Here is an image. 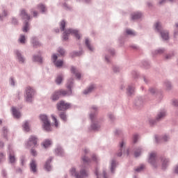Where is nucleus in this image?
<instances>
[{"label":"nucleus","mask_w":178,"mask_h":178,"mask_svg":"<svg viewBox=\"0 0 178 178\" xmlns=\"http://www.w3.org/2000/svg\"><path fill=\"white\" fill-rule=\"evenodd\" d=\"M81 159L83 165L79 173L76 171L75 168H72L70 170V175L76 178H86L90 176V172H88V170H87V166H89V165L91 163V159H88V157L86 156H82Z\"/></svg>","instance_id":"obj_1"},{"label":"nucleus","mask_w":178,"mask_h":178,"mask_svg":"<svg viewBox=\"0 0 178 178\" xmlns=\"http://www.w3.org/2000/svg\"><path fill=\"white\" fill-rule=\"evenodd\" d=\"M73 87V79H70L67 83V88L68 90H65L63 89H60L59 90L56 91L51 95L52 101H58L60 97H70V95H73V91L72 88Z\"/></svg>","instance_id":"obj_2"},{"label":"nucleus","mask_w":178,"mask_h":178,"mask_svg":"<svg viewBox=\"0 0 178 178\" xmlns=\"http://www.w3.org/2000/svg\"><path fill=\"white\" fill-rule=\"evenodd\" d=\"M97 115H98V107L92 106L90 108V119L92 122L90 130L93 131H98L101 129V122L97 118Z\"/></svg>","instance_id":"obj_3"},{"label":"nucleus","mask_w":178,"mask_h":178,"mask_svg":"<svg viewBox=\"0 0 178 178\" xmlns=\"http://www.w3.org/2000/svg\"><path fill=\"white\" fill-rule=\"evenodd\" d=\"M35 95V90L34 89V88L31 86H27L25 88V92H24L25 102H27L28 104L33 103V101H34Z\"/></svg>","instance_id":"obj_4"},{"label":"nucleus","mask_w":178,"mask_h":178,"mask_svg":"<svg viewBox=\"0 0 178 178\" xmlns=\"http://www.w3.org/2000/svg\"><path fill=\"white\" fill-rule=\"evenodd\" d=\"M19 16L22 17V19H23V20H25L22 31L24 33H27V31L30 30V24H29V22H27V20H30L31 19L30 15L27 14L26 10H21Z\"/></svg>","instance_id":"obj_5"},{"label":"nucleus","mask_w":178,"mask_h":178,"mask_svg":"<svg viewBox=\"0 0 178 178\" xmlns=\"http://www.w3.org/2000/svg\"><path fill=\"white\" fill-rule=\"evenodd\" d=\"M40 119L42 122V129L44 131H52V127H51V122L48 119V116L45 114H42L40 115Z\"/></svg>","instance_id":"obj_6"},{"label":"nucleus","mask_w":178,"mask_h":178,"mask_svg":"<svg viewBox=\"0 0 178 178\" xmlns=\"http://www.w3.org/2000/svg\"><path fill=\"white\" fill-rule=\"evenodd\" d=\"M74 35L77 40H80V34L79 33V31L76 29H67L63 33V40L64 41H67L69 40V35Z\"/></svg>","instance_id":"obj_7"},{"label":"nucleus","mask_w":178,"mask_h":178,"mask_svg":"<svg viewBox=\"0 0 178 178\" xmlns=\"http://www.w3.org/2000/svg\"><path fill=\"white\" fill-rule=\"evenodd\" d=\"M155 29L158 33H160L161 36L163 40L165 41H168L169 40V32L168 31H163L162 29V24L161 22H156L154 24Z\"/></svg>","instance_id":"obj_8"},{"label":"nucleus","mask_w":178,"mask_h":178,"mask_svg":"<svg viewBox=\"0 0 178 178\" xmlns=\"http://www.w3.org/2000/svg\"><path fill=\"white\" fill-rule=\"evenodd\" d=\"M166 116V111L162 110L158 113L156 119H150L149 120V123L151 126H154V124H156V122H159L162 120Z\"/></svg>","instance_id":"obj_9"},{"label":"nucleus","mask_w":178,"mask_h":178,"mask_svg":"<svg viewBox=\"0 0 178 178\" xmlns=\"http://www.w3.org/2000/svg\"><path fill=\"white\" fill-rule=\"evenodd\" d=\"M148 162L153 166V168H158V159L156 158V152H152L149 154Z\"/></svg>","instance_id":"obj_10"},{"label":"nucleus","mask_w":178,"mask_h":178,"mask_svg":"<svg viewBox=\"0 0 178 178\" xmlns=\"http://www.w3.org/2000/svg\"><path fill=\"white\" fill-rule=\"evenodd\" d=\"M8 163H10L11 165H15L16 162H17V159L15 155V152H13V149H12V146L10 145H8Z\"/></svg>","instance_id":"obj_11"},{"label":"nucleus","mask_w":178,"mask_h":178,"mask_svg":"<svg viewBox=\"0 0 178 178\" xmlns=\"http://www.w3.org/2000/svg\"><path fill=\"white\" fill-rule=\"evenodd\" d=\"M123 154H125L126 155H129V149L126 150V142L124 140H122L120 143L119 146V151L117 152V156H122Z\"/></svg>","instance_id":"obj_12"},{"label":"nucleus","mask_w":178,"mask_h":178,"mask_svg":"<svg viewBox=\"0 0 178 178\" xmlns=\"http://www.w3.org/2000/svg\"><path fill=\"white\" fill-rule=\"evenodd\" d=\"M38 139L36 136H31L28 141L25 143L26 148H34V147H37V143Z\"/></svg>","instance_id":"obj_13"},{"label":"nucleus","mask_w":178,"mask_h":178,"mask_svg":"<svg viewBox=\"0 0 178 178\" xmlns=\"http://www.w3.org/2000/svg\"><path fill=\"white\" fill-rule=\"evenodd\" d=\"M14 53L19 63H21L22 65H23V63H26V58H24V56L22 54L20 51L15 50Z\"/></svg>","instance_id":"obj_14"},{"label":"nucleus","mask_w":178,"mask_h":178,"mask_svg":"<svg viewBox=\"0 0 178 178\" xmlns=\"http://www.w3.org/2000/svg\"><path fill=\"white\" fill-rule=\"evenodd\" d=\"M69 108H70V104L65 103V101H60L57 104L58 111H66V109H69Z\"/></svg>","instance_id":"obj_15"},{"label":"nucleus","mask_w":178,"mask_h":178,"mask_svg":"<svg viewBox=\"0 0 178 178\" xmlns=\"http://www.w3.org/2000/svg\"><path fill=\"white\" fill-rule=\"evenodd\" d=\"M51 60L56 67H62L63 66V60H58V56L56 54L52 55Z\"/></svg>","instance_id":"obj_16"},{"label":"nucleus","mask_w":178,"mask_h":178,"mask_svg":"<svg viewBox=\"0 0 178 178\" xmlns=\"http://www.w3.org/2000/svg\"><path fill=\"white\" fill-rule=\"evenodd\" d=\"M170 139V137L169 136V135H164L163 136H159L158 135L155 136V141L157 144H159V143H162V141H169Z\"/></svg>","instance_id":"obj_17"},{"label":"nucleus","mask_w":178,"mask_h":178,"mask_svg":"<svg viewBox=\"0 0 178 178\" xmlns=\"http://www.w3.org/2000/svg\"><path fill=\"white\" fill-rule=\"evenodd\" d=\"M106 54H110L111 56H108ZM115 55V49H109L106 51V54H105V61L107 63H111V56H113Z\"/></svg>","instance_id":"obj_18"},{"label":"nucleus","mask_w":178,"mask_h":178,"mask_svg":"<svg viewBox=\"0 0 178 178\" xmlns=\"http://www.w3.org/2000/svg\"><path fill=\"white\" fill-rule=\"evenodd\" d=\"M145 102V99L143 97H138L136 98L134 101V105L137 108H140V106H143L144 105V103Z\"/></svg>","instance_id":"obj_19"},{"label":"nucleus","mask_w":178,"mask_h":178,"mask_svg":"<svg viewBox=\"0 0 178 178\" xmlns=\"http://www.w3.org/2000/svg\"><path fill=\"white\" fill-rule=\"evenodd\" d=\"M54 152L58 156H65V150L59 145L56 146Z\"/></svg>","instance_id":"obj_20"},{"label":"nucleus","mask_w":178,"mask_h":178,"mask_svg":"<svg viewBox=\"0 0 178 178\" xmlns=\"http://www.w3.org/2000/svg\"><path fill=\"white\" fill-rule=\"evenodd\" d=\"M161 168L163 169V170H165V169H166V168H168V166H169V159L163 156L161 157Z\"/></svg>","instance_id":"obj_21"},{"label":"nucleus","mask_w":178,"mask_h":178,"mask_svg":"<svg viewBox=\"0 0 178 178\" xmlns=\"http://www.w3.org/2000/svg\"><path fill=\"white\" fill-rule=\"evenodd\" d=\"M31 42L34 48H38V47H41V44L36 37H32L31 39Z\"/></svg>","instance_id":"obj_22"},{"label":"nucleus","mask_w":178,"mask_h":178,"mask_svg":"<svg viewBox=\"0 0 178 178\" xmlns=\"http://www.w3.org/2000/svg\"><path fill=\"white\" fill-rule=\"evenodd\" d=\"M85 45L88 48V49L90 51V52H93L94 47L92 46V44H91V40H90V39L88 38H86L85 40Z\"/></svg>","instance_id":"obj_23"},{"label":"nucleus","mask_w":178,"mask_h":178,"mask_svg":"<svg viewBox=\"0 0 178 178\" xmlns=\"http://www.w3.org/2000/svg\"><path fill=\"white\" fill-rule=\"evenodd\" d=\"M11 111H12L13 115L15 119L20 118V116H22V114L20 113V111L19 110H17L15 107H12Z\"/></svg>","instance_id":"obj_24"},{"label":"nucleus","mask_w":178,"mask_h":178,"mask_svg":"<svg viewBox=\"0 0 178 178\" xmlns=\"http://www.w3.org/2000/svg\"><path fill=\"white\" fill-rule=\"evenodd\" d=\"M134 84L131 83L128 86L127 88V95H133L134 94V90H135Z\"/></svg>","instance_id":"obj_25"},{"label":"nucleus","mask_w":178,"mask_h":178,"mask_svg":"<svg viewBox=\"0 0 178 178\" xmlns=\"http://www.w3.org/2000/svg\"><path fill=\"white\" fill-rule=\"evenodd\" d=\"M8 15V11L6 8H3L1 10V13H0V22H3V19Z\"/></svg>","instance_id":"obj_26"},{"label":"nucleus","mask_w":178,"mask_h":178,"mask_svg":"<svg viewBox=\"0 0 178 178\" xmlns=\"http://www.w3.org/2000/svg\"><path fill=\"white\" fill-rule=\"evenodd\" d=\"M52 161V157H50L44 164V169L47 172H51L52 170V167L51 166V162Z\"/></svg>","instance_id":"obj_27"},{"label":"nucleus","mask_w":178,"mask_h":178,"mask_svg":"<svg viewBox=\"0 0 178 178\" xmlns=\"http://www.w3.org/2000/svg\"><path fill=\"white\" fill-rule=\"evenodd\" d=\"M71 72L76 76L78 80H80V79H81V74H80V72H79V70H77L75 67H71Z\"/></svg>","instance_id":"obj_28"},{"label":"nucleus","mask_w":178,"mask_h":178,"mask_svg":"<svg viewBox=\"0 0 178 178\" xmlns=\"http://www.w3.org/2000/svg\"><path fill=\"white\" fill-rule=\"evenodd\" d=\"M141 17H143V14L140 12L133 13L131 14L132 20H138V19H141Z\"/></svg>","instance_id":"obj_29"},{"label":"nucleus","mask_w":178,"mask_h":178,"mask_svg":"<svg viewBox=\"0 0 178 178\" xmlns=\"http://www.w3.org/2000/svg\"><path fill=\"white\" fill-rule=\"evenodd\" d=\"M30 169L31 172L35 173L37 172V162L35 160L33 159L30 163Z\"/></svg>","instance_id":"obj_30"},{"label":"nucleus","mask_w":178,"mask_h":178,"mask_svg":"<svg viewBox=\"0 0 178 178\" xmlns=\"http://www.w3.org/2000/svg\"><path fill=\"white\" fill-rule=\"evenodd\" d=\"M117 166H118V162H116V160L115 159H112L111 161V173H115V170L116 169Z\"/></svg>","instance_id":"obj_31"},{"label":"nucleus","mask_w":178,"mask_h":178,"mask_svg":"<svg viewBox=\"0 0 178 178\" xmlns=\"http://www.w3.org/2000/svg\"><path fill=\"white\" fill-rule=\"evenodd\" d=\"M52 145V140L49 139H47L42 143V145L44 147V148H49L51 145Z\"/></svg>","instance_id":"obj_32"},{"label":"nucleus","mask_w":178,"mask_h":178,"mask_svg":"<svg viewBox=\"0 0 178 178\" xmlns=\"http://www.w3.org/2000/svg\"><path fill=\"white\" fill-rule=\"evenodd\" d=\"M95 88V86L94 85H90L86 90L83 91V94L85 95H87L90 94V92H92L94 91V89Z\"/></svg>","instance_id":"obj_33"},{"label":"nucleus","mask_w":178,"mask_h":178,"mask_svg":"<svg viewBox=\"0 0 178 178\" xmlns=\"http://www.w3.org/2000/svg\"><path fill=\"white\" fill-rule=\"evenodd\" d=\"M63 77L64 76L63 75V74H59L56 79V84H58V86L60 85L62 83V81H63Z\"/></svg>","instance_id":"obj_34"},{"label":"nucleus","mask_w":178,"mask_h":178,"mask_svg":"<svg viewBox=\"0 0 178 178\" xmlns=\"http://www.w3.org/2000/svg\"><path fill=\"white\" fill-rule=\"evenodd\" d=\"M166 49L165 48L159 49L152 52L153 55H161V54H165Z\"/></svg>","instance_id":"obj_35"},{"label":"nucleus","mask_w":178,"mask_h":178,"mask_svg":"<svg viewBox=\"0 0 178 178\" xmlns=\"http://www.w3.org/2000/svg\"><path fill=\"white\" fill-rule=\"evenodd\" d=\"M163 87L165 88V90L169 91L170 90H172V83L169 81H165L163 83Z\"/></svg>","instance_id":"obj_36"},{"label":"nucleus","mask_w":178,"mask_h":178,"mask_svg":"<svg viewBox=\"0 0 178 178\" xmlns=\"http://www.w3.org/2000/svg\"><path fill=\"white\" fill-rule=\"evenodd\" d=\"M1 133L4 140H8V127H3Z\"/></svg>","instance_id":"obj_37"},{"label":"nucleus","mask_w":178,"mask_h":178,"mask_svg":"<svg viewBox=\"0 0 178 178\" xmlns=\"http://www.w3.org/2000/svg\"><path fill=\"white\" fill-rule=\"evenodd\" d=\"M33 61L38 62L39 63H42V58L40 56V55H33Z\"/></svg>","instance_id":"obj_38"},{"label":"nucleus","mask_w":178,"mask_h":178,"mask_svg":"<svg viewBox=\"0 0 178 178\" xmlns=\"http://www.w3.org/2000/svg\"><path fill=\"white\" fill-rule=\"evenodd\" d=\"M173 56H175V53L173 51L168 53V54H165L164 55V59L165 60H169L170 59H172V58H173Z\"/></svg>","instance_id":"obj_39"},{"label":"nucleus","mask_w":178,"mask_h":178,"mask_svg":"<svg viewBox=\"0 0 178 178\" xmlns=\"http://www.w3.org/2000/svg\"><path fill=\"white\" fill-rule=\"evenodd\" d=\"M149 94H151V95H158V90H156V88H155V87L149 88Z\"/></svg>","instance_id":"obj_40"},{"label":"nucleus","mask_w":178,"mask_h":178,"mask_svg":"<svg viewBox=\"0 0 178 178\" xmlns=\"http://www.w3.org/2000/svg\"><path fill=\"white\" fill-rule=\"evenodd\" d=\"M143 152V149L141 147H138L134 152V156L136 158H138L141 153Z\"/></svg>","instance_id":"obj_41"},{"label":"nucleus","mask_w":178,"mask_h":178,"mask_svg":"<svg viewBox=\"0 0 178 178\" xmlns=\"http://www.w3.org/2000/svg\"><path fill=\"white\" fill-rule=\"evenodd\" d=\"M24 131H30V125L29 124V122L26 121L22 125Z\"/></svg>","instance_id":"obj_42"},{"label":"nucleus","mask_w":178,"mask_h":178,"mask_svg":"<svg viewBox=\"0 0 178 178\" xmlns=\"http://www.w3.org/2000/svg\"><path fill=\"white\" fill-rule=\"evenodd\" d=\"M8 83L10 86H11V87H15V86H16V79H15V77L11 76L9 79Z\"/></svg>","instance_id":"obj_43"},{"label":"nucleus","mask_w":178,"mask_h":178,"mask_svg":"<svg viewBox=\"0 0 178 178\" xmlns=\"http://www.w3.org/2000/svg\"><path fill=\"white\" fill-rule=\"evenodd\" d=\"M6 161V154L3 152H0V163H3Z\"/></svg>","instance_id":"obj_44"},{"label":"nucleus","mask_w":178,"mask_h":178,"mask_svg":"<svg viewBox=\"0 0 178 178\" xmlns=\"http://www.w3.org/2000/svg\"><path fill=\"white\" fill-rule=\"evenodd\" d=\"M51 118L53 122H54V126L58 129L59 127V122H58V120L56 119V117H55L54 115H51Z\"/></svg>","instance_id":"obj_45"},{"label":"nucleus","mask_w":178,"mask_h":178,"mask_svg":"<svg viewBox=\"0 0 178 178\" xmlns=\"http://www.w3.org/2000/svg\"><path fill=\"white\" fill-rule=\"evenodd\" d=\"M38 8L40 10H41L42 13H44V12L47 10V8L45 7V6L44 4H40L38 6Z\"/></svg>","instance_id":"obj_46"},{"label":"nucleus","mask_w":178,"mask_h":178,"mask_svg":"<svg viewBox=\"0 0 178 178\" xmlns=\"http://www.w3.org/2000/svg\"><path fill=\"white\" fill-rule=\"evenodd\" d=\"M65 27H66V22H65V20H63L60 23V29L61 31H65Z\"/></svg>","instance_id":"obj_47"},{"label":"nucleus","mask_w":178,"mask_h":178,"mask_svg":"<svg viewBox=\"0 0 178 178\" xmlns=\"http://www.w3.org/2000/svg\"><path fill=\"white\" fill-rule=\"evenodd\" d=\"M144 168H145V166L142 164L140 165L139 167H137L135 170L138 172L140 173V172H143L144 170Z\"/></svg>","instance_id":"obj_48"},{"label":"nucleus","mask_w":178,"mask_h":178,"mask_svg":"<svg viewBox=\"0 0 178 178\" xmlns=\"http://www.w3.org/2000/svg\"><path fill=\"white\" fill-rule=\"evenodd\" d=\"M19 41L20 44H26V36H24V35H21L19 38Z\"/></svg>","instance_id":"obj_49"},{"label":"nucleus","mask_w":178,"mask_h":178,"mask_svg":"<svg viewBox=\"0 0 178 178\" xmlns=\"http://www.w3.org/2000/svg\"><path fill=\"white\" fill-rule=\"evenodd\" d=\"M126 33L127 34V35H136V32H134L131 29H127Z\"/></svg>","instance_id":"obj_50"},{"label":"nucleus","mask_w":178,"mask_h":178,"mask_svg":"<svg viewBox=\"0 0 178 178\" xmlns=\"http://www.w3.org/2000/svg\"><path fill=\"white\" fill-rule=\"evenodd\" d=\"M57 51L58 52V54H60V55H61V56H63V55H65V49L62 47H59Z\"/></svg>","instance_id":"obj_51"},{"label":"nucleus","mask_w":178,"mask_h":178,"mask_svg":"<svg viewBox=\"0 0 178 178\" xmlns=\"http://www.w3.org/2000/svg\"><path fill=\"white\" fill-rule=\"evenodd\" d=\"M60 119H62V120H63V122H66L67 118L66 117V113H60Z\"/></svg>","instance_id":"obj_52"},{"label":"nucleus","mask_w":178,"mask_h":178,"mask_svg":"<svg viewBox=\"0 0 178 178\" xmlns=\"http://www.w3.org/2000/svg\"><path fill=\"white\" fill-rule=\"evenodd\" d=\"M138 138H140V136H138V134H136L134 135V137H133L134 144H136V143H137V141H138Z\"/></svg>","instance_id":"obj_53"},{"label":"nucleus","mask_w":178,"mask_h":178,"mask_svg":"<svg viewBox=\"0 0 178 178\" xmlns=\"http://www.w3.org/2000/svg\"><path fill=\"white\" fill-rule=\"evenodd\" d=\"M131 75H132V77H134V79H137V77H138L139 76V74L137 71L134 70L131 72Z\"/></svg>","instance_id":"obj_54"},{"label":"nucleus","mask_w":178,"mask_h":178,"mask_svg":"<svg viewBox=\"0 0 178 178\" xmlns=\"http://www.w3.org/2000/svg\"><path fill=\"white\" fill-rule=\"evenodd\" d=\"M20 161L22 166H24V165L26 164V157L24 156H22L20 158Z\"/></svg>","instance_id":"obj_55"},{"label":"nucleus","mask_w":178,"mask_h":178,"mask_svg":"<svg viewBox=\"0 0 178 178\" xmlns=\"http://www.w3.org/2000/svg\"><path fill=\"white\" fill-rule=\"evenodd\" d=\"M83 54V51H74L72 53V56H80V55H82Z\"/></svg>","instance_id":"obj_56"},{"label":"nucleus","mask_w":178,"mask_h":178,"mask_svg":"<svg viewBox=\"0 0 178 178\" xmlns=\"http://www.w3.org/2000/svg\"><path fill=\"white\" fill-rule=\"evenodd\" d=\"M1 175L3 176V177L4 178H7L8 177V172H6V170L3 169L1 170Z\"/></svg>","instance_id":"obj_57"},{"label":"nucleus","mask_w":178,"mask_h":178,"mask_svg":"<svg viewBox=\"0 0 178 178\" xmlns=\"http://www.w3.org/2000/svg\"><path fill=\"white\" fill-rule=\"evenodd\" d=\"M95 175L97 176V178L101 177V174L99 173V169H98V168H96Z\"/></svg>","instance_id":"obj_58"},{"label":"nucleus","mask_w":178,"mask_h":178,"mask_svg":"<svg viewBox=\"0 0 178 178\" xmlns=\"http://www.w3.org/2000/svg\"><path fill=\"white\" fill-rule=\"evenodd\" d=\"M143 65L145 69H148L149 67V62L148 61H143Z\"/></svg>","instance_id":"obj_59"},{"label":"nucleus","mask_w":178,"mask_h":178,"mask_svg":"<svg viewBox=\"0 0 178 178\" xmlns=\"http://www.w3.org/2000/svg\"><path fill=\"white\" fill-rule=\"evenodd\" d=\"M113 72H115V73H118V72H120V67H119L118 66H114L113 67Z\"/></svg>","instance_id":"obj_60"},{"label":"nucleus","mask_w":178,"mask_h":178,"mask_svg":"<svg viewBox=\"0 0 178 178\" xmlns=\"http://www.w3.org/2000/svg\"><path fill=\"white\" fill-rule=\"evenodd\" d=\"M108 118L110 119V120L113 122V120H115V115H113V114L112 113H110L108 114Z\"/></svg>","instance_id":"obj_61"},{"label":"nucleus","mask_w":178,"mask_h":178,"mask_svg":"<svg viewBox=\"0 0 178 178\" xmlns=\"http://www.w3.org/2000/svg\"><path fill=\"white\" fill-rule=\"evenodd\" d=\"M11 22L13 24H17L18 23L17 19H16V17H13Z\"/></svg>","instance_id":"obj_62"},{"label":"nucleus","mask_w":178,"mask_h":178,"mask_svg":"<svg viewBox=\"0 0 178 178\" xmlns=\"http://www.w3.org/2000/svg\"><path fill=\"white\" fill-rule=\"evenodd\" d=\"M92 161H95V162H98V157L95 154L92 155Z\"/></svg>","instance_id":"obj_63"},{"label":"nucleus","mask_w":178,"mask_h":178,"mask_svg":"<svg viewBox=\"0 0 178 178\" xmlns=\"http://www.w3.org/2000/svg\"><path fill=\"white\" fill-rule=\"evenodd\" d=\"M172 105L174 106H178V100L177 99L172 100Z\"/></svg>","instance_id":"obj_64"}]
</instances>
